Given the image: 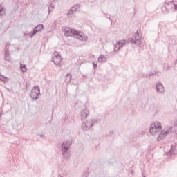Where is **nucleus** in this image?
<instances>
[{
    "instance_id": "a878e982",
    "label": "nucleus",
    "mask_w": 177,
    "mask_h": 177,
    "mask_svg": "<svg viewBox=\"0 0 177 177\" xmlns=\"http://www.w3.org/2000/svg\"><path fill=\"white\" fill-rule=\"evenodd\" d=\"M120 48H121V47L117 48L116 46H115V50H120Z\"/></svg>"
},
{
    "instance_id": "0eeeda50",
    "label": "nucleus",
    "mask_w": 177,
    "mask_h": 177,
    "mask_svg": "<svg viewBox=\"0 0 177 177\" xmlns=\"http://www.w3.org/2000/svg\"><path fill=\"white\" fill-rule=\"evenodd\" d=\"M53 62L56 66H59L62 63V57L59 53L55 52L53 55Z\"/></svg>"
},
{
    "instance_id": "9b49d317",
    "label": "nucleus",
    "mask_w": 177,
    "mask_h": 177,
    "mask_svg": "<svg viewBox=\"0 0 177 177\" xmlns=\"http://www.w3.org/2000/svg\"><path fill=\"white\" fill-rule=\"evenodd\" d=\"M89 115V111L88 109H83L81 112V120L82 121L86 120V117Z\"/></svg>"
},
{
    "instance_id": "5701e85b",
    "label": "nucleus",
    "mask_w": 177,
    "mask_h": 177,
    "mask_svg": "<svg viewBox=\"0 0 177 177\" xmlns=\"http://www.w3.org/2000/svg\"><path fill=\"white\" fill-rule=\"evenodd\" d=\"M174 131L176 133H177V124H175L174 126Z\"/></svg>"
},
{
    "instance_id": "20e7f679",
    "label": "nucleus",
    "mask_w": 177,
    "mask_h": 177,
    "mask_svg": "<svg viewBox=\"0 0 177 177\" xmlns=\"http://www.w3.org/2000/svg\"><path fill=\"white\" fill-rule=\"evenodd\" d=\"M142 38V36L139 35V32H136L134 34V37L133 38H130L128 40H123L121 42V46H124L125 44H128L131 42V44H136L137 45L140 46L142 42L140 41V39Z\"/></svg>"
},
{
    "instance_id": "1a4fd4ad",
    "label": "nucleus",
    "mask_w": 177,
    "mask_h": 177,
    "mask_svg": "<svg viewBox=\"0 0 177 177\" xmlns=\"http://www.w3.org/2000/svg\"><path fill=\"white\" fill-rule=\"evenodd\" d=\"M42 30H44V25L39 24L37 26H35L33 28L32 32L30 35V38H32V37H34L35 34H37V32H39L40 31H42Z\"/></svg>"
},
{
    "instance_id": "39448f33",
    "label": "nucleus",
    "mask_w": 177,
    "mask_h": 177,
    "mask_svg": "<svg viewBox=\"0 0 177 177\" xmlns=\"http://www.w3.org/2000/svg\"><path fill=\"white\" fill-rule=\"evenodd\" d=\"M100 120L99 119H90L86 120L84 123L82 124V128L83 131H86L88 129H91V127H93L95 124H100Z\"/></svg>"
},
{
    "instance_id": "7c9ffc66",
    "label": "nucleus",
    "mask_w": 177,
    "mask_h": 177,
    "mask_svg": "<svg viewBox=\"0 0 177 177\" xmlns=\"http://www.w3.org/2000/svg\"><path fill=\"white\" fill-rule=\"evenodd\" d=\"M39 136H40L41 138H42V136H44V135L40 134Z\"/></svg>"
},
{
    "instance_id": "f03ea898",
    "label": "nucleus",
    "mask_w": 177,
    "mask_h": 177,
    "mask_svg": "<svg viewBox=\"0 0 177 177\" xmlns=\"http://www.w3.org/2000/svg\"><path fill=\"white\" fill-rule=\"evenodd\" d=\"M162 130V127L161 126V123H160V122H155L150 125L149 132L153 136L160 135V132H161Z\"/></svg>"
},
{
    "instance_id": "dca6fc26",
    "label": "nucleus",
    "mask_w": 177,
    "mask_h": 177,
    "mask_svg": "<svg viewBox=\"0 0 177 177\" xmlns=\"http://www.w3.org/2000/svg\"><path fill=\"white\" fill-rule=\"evenodd\" d=\"M30 96L31 97V99H32L33 100H36V99H38V95L36 94L35 93H32V91H31Z\"/></svg>"
},
{
    "instance_id": "bb28decb",
    "label": "nucleus",
    "mask_w": 177,
    "mask_h": 177,
    "mask_svg": "<svg viewBox=\"0 0 177 177\" xmlns=\"http://www.w3.org/2000/svg\"><path fill=\"white\" fill-rule=\"evenodd\" d=\"M173 4L174 5V8H175V9H177V4L175 3H174Z\"/></svg>"
},
{
    "instance_id": "f3484780",
    "label": "nucleus",
    "mask_w": 177,
    "mask_h": 177,
    "mask_svg": "<svg viewBox=\"0 0 177 177\" xmlns=\"http://www.w3.org/2000/svg\"><path fill=\"white\" fill-rule=\"evenodd\" d=\"M20 69L22 71V73H26L27 71V68L26 67V64L20 63Z\"/></svg>"
},
{
    "instance_id": "2eb2a0df",
    "label": "nucleus",
    "mask_w": 177,
    "mask_h": 177,
    "mask_svg": "<svg viewBox=\"0 0 177 177\" xmlns=\"http://www.w3.org/2000/svg\"><path fill=\"white\" fill-rule=\"evenodd\" d=\"M65 81L66 84H70V82H71V75L70 73L66 74Z\"/></svg>"
},
{
    "instance_id": "423d86ee",
    "label": "nucleus",
    "mask_w": 177,
    "mask_h": 177,
    "mask_svg": "<svg viewBox=\"0 0 177 177\" xmlns=\"http://www.w3.org/2000/svg\"><path fill=\"white\" fill-rule=\"evenodd\" d=\"M171 129H172V127H169V129L165 131H162V130L159 131V134L157 135L158 140H162V139H164V138H165V136H167L168 133H169L170 132H172Z\"/></svg>"
},
{
    "instance_id": "412c9836",
    "label": "nucleus",
    "mask_w": 177,
    "mask_h": 177,
    "mask_svg": "<svg viewBox=\"0 0 177 177\" xmlns=\"http://www.w3.org/2000/svg\"><path fill=\"white\" fill-rule=\"evenodd\" d=\"M3 15H5V8L0 5V16H3Z\"/></svg>"
},
{
    "instance_id": "9d476101",
    "label": "nucleus",
    "mask_w": 177,
    "mask_h": 177,
    "mask_svg": "<svg viewBox=\"0 0 177 177\" xmlns=\"http://www.w3.org/2000/svg\"><path fill=\"white\" fill-rule=\"evenodd\" d=\"M175 154H177V147L176 145L172 144L170 150L166 152V156H175Z\"/></svg>"
},
{
    "instance_id": "473e14b6",
    "label": "nucleus",
    "mask_w": 177,
    "mask_h": 177,
    "mask_svg": "<svg viewBox=\"0 0 177 177\" xmlns=\"http://www.w3.org/2000/svg\"><path fill=\"white\" fill-rule=\"evenodd\" d=\"M153 100H156V98L155 97H153Z\"/></svg>"
},
{
    "instance_id": "cd10ccee",
    "label": "nucleus",
    "mask_w": 177,
    "mask_h": 177,
    "mask_svg": "<svg viewBox=\"0 0 177 177\" xmlns=\"http://www.w3.org/2000/svg\"><path fill=\"white\" fill-rule=\"evenodd\" d=\"M82 77L83 78H88V76H86V75H83Z\"/></svg>"
},
{
    "instance_id": "ddd939ff",
    "label": "nucleus",
    "mask_w": 177,
    "mask_h": 177,
    "mask_svg": "<svg viewBox=\"0 0 177 177\" xmlns=\"http://www.w3.org/2000/svg\"><path fill=\"white\" fill-rule=\"evenodd\" d=\"M4 57L5 60H6L7 62H10V54L9 53V51L8 50H5Z\"/></svg>"
},
{
    "instance_id": "7ed1b4c3",
    "label": "nucleus",
    "mask_w": 177,
    "mask_h": 177,
    "mask_svg": "<svg viewBox=\"0 0 177 177\" xmlns=\"http://www.w3.org/2000/svg\"><path fill=\"white\" fill-rule=\"evenodd\" d=\"M71 140H68L64 142L61 145L62 153L65 160H67L70 157L68 149H70V146H71Z\"/></svg>"
},
{
    "instance_id": "4be33fe9",
    "label": "nucleus",
    "mask_w": 177,
    "mask_h": 177,
    "mask_svg": "<svg viewBox=\"0 0 177 177\" xmlns=\"http://www.w3.org/2000/svg\"><path fill=\"white\" fill-rule=\"evenodd\" d=\"M0 81H2L3 82H6L8 81V77H4L2 75H0Z\"/></svg>"
},
{
    "instance_id": "c85d7f7f",
    "label": "nucleus",
    "mask_w": 177,
    "mask_h": 177,
    "mask_svg": "<svg viewBox=\"0 0 177 177\" xmlns=\"http://www.w3.org/2000/svg\"><path fill=\"white\" fill-rule=\"evenodd\" d=\"M174 1H175V0L171 1L169 2V3H171L172 4V3H174Z\"/></svg>"
},
{
    "instance_id": "6e6552de",
    "label": "nucleus",
    "mask_w": 177,
    "mask_h": 177,
    "mask_svg": "<svg viewBox=\"0 0 177 177\" xmlns=\"http://www.w3.org/2000/svg\"><path fill=\"white\" fill-rule=\"evenodd\" d=\"M156 89L157 93H159V95H164L165 93L164 86L161 83H157L156 84Z\"/></svg>"
},
{
    "instance_id": "4468645a",
    "label": "nucleus",
    "mask_w": 177,
    "mask_h": 177,
    "mask_svg": "<svg viewBox=\"0 0 177 177\" xmlns=\"http://www.w3.org/2000/svg\"><path fill=\"white\" fill-rule=\"evenodd\" d=\"M71 9L75 14V13H77V12H80V10H78L80 9V5L79 4H76V5L73 6V7H71Z\"/></svg>"
},
{
    "instance_id": "72a5a7b5",
    "label": "nucleus",
    "mask_w": 177,
    "mask_h": 177,
    "mask_svg": "<svg viewBox=\"0 0 177 177\" xmlns=\"http://www.w3.org/2000/svg\"><path fill=\"white\" fill-rule=\"evenodd\" d=\"M149 75H151V74H150Z\"/></svg>"
},
{
    "instance_id": "a211bd4d",
    "label": "nucleus",
    "mask_w": 177,
    "mask_h": 177,
    "mask_svg": "<svg viewBox=\"0 0 177 177\" xmlns=\"http://www.w3.org/2000/svg\"><path fill=\"white\" fill-rule=\"evenodd\" d=\"M107 60V58L104 55H101L98 57V62H106Z\"/></svg>"
},
{
    "instance_id": "c756f323",
    "label": "nucleus",
    "mask_w": 177,
    "mask_h": 177,
    "mask_svg": "<svg viewBox=\"0 0 177 177\" xmlns=\"http://www.w3.org/2000/svg\"><path fill=\"white\" fill-rule=\"evenodd\" d=\"M107 17V19H109V20L111 21V17Z\"/></svg>"
},
{
    "instance_id": "2f4dec72",
    "label": "nucleus",
    "mask_w": 177,
    "mask_h": 177,
    "mask_svg": "<svg viewBox=\"0 0 177 177\" xmlns=\"http://www.w3.org/2000/svg\"><path fill=\"white\" fill-rule=\"evenodd\" d=\"M174 63H175V64H177V60H176Z\"/></svg>"
},
{
    "instance_id": "f257e3e1",
    "label": "nucleus",
    "mask_w": 177,
    "mask_h": 177,
    "mask_svg": "<svg viewBox=\"0 0 177 177\" xmlns=\"http://www.w3.org/2000/svg\"><path fill=\"white\" fill-rule=\"evenodd\" d=\"M62 31L64 32L65 37H74V38H77V39L82 42H86L88 41V36L82 33V32H78L68 27L62 28Z\"/></svg>"
},
{
    "instance_id": "393cba45",
    "label": "nucleus",
    "mask_w": 177,
    "mask_h": 177,
    "mask_svg": "<svg viewBox=\"0 0 177 177\" xmlns=\"http://www.w3.org/2000/svg\"><path fill=\"white\" fill-rule=\"evenodd\" d=\"M113 133H114V132L110 131L108 135H106V136H111V135H113Z\"/></svg>"
},
{
    "instance_id": "6ab92c4d",
    "label": "nucleus",
    "mask_w": 177,
    "mask_h": 177,
    "mask_svg": "<svg viewBox=\"0 0 177 177\" xmlns=\"http://www.w3.org/2000/svg\"><path fill=\"white\" fill-rule=\"evenodd\" d=\"M54 8H55V4L51 3L50 5H49V6H48V13H50V12H52Z\"/></svg>"
},
{
    "instance_id": "b1692460",
    "label": "nucleus",
    "mask_w": 177,
    "mask_h": 177,
    "mask_svg": "<svg viewBox=\"0 0 177 177\" xmlns=\"http://www.w3.org/2000/svg\"><path fill=\"white\" fill-rule=\"evenodd\" d=\"M93 68H94L95 69H96V67H97V64H95V62H93Z\"/></svg>"
},
{
    "instance_id": "aec40b11",
    "label": "nucleus",
    "mask_w": 177,
    "mask_h": 177,
    "mask_svg": "<svg viewBox=\"0 0 177 177\" xmlns=\"http://www.w3.org/2000/svg\"><path fill=\"white\" fill-rule=\"evenodd\" d=\"M67 16H68V17H71L73 16H74L75 12L73 11V10L71 8L68 12H67Z\"/></svg>"
},
{
    "instance_id": "f8f14e48",
    "label": "nucleus",
    "mask_w": 177,
    "mask_h": 177,
    "mask_svg": "<svg viewBox=\"0 0 177 177\" xmlns=\"http://www.w3.org/2000/svg\"><path fill=\"white\" fill-rule=\"evenodd\" d=\"M31 92H32L33 93H36V95H39L41 93V91L39 90V86H34V88H32Z\"/></svg>"
}]
</instances>
